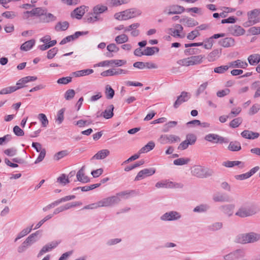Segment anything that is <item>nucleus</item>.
<instances>
[{"label": "nucleus", "instance_id": "nucleus-25", "mask_svg": "<svg viewBox=\"0 0 260 260\" xmlns=\"http://www.w3.org/2000/svg\"><path fill=\"white\" fill-rule=\"evenodd\" d=\"M229 66L234 68H242L245 69L248 66V63L246 61H243L240 59L229 62Z\"/></svg>", "mask_w": 260, "mask_h": 260}, {"label": "nucleus", "instance_id": "nucleus-33", "mask_svg": "<svg viewBox=\"0 0 260 260\" xmlns=\"http://www.w3.org/2000/svg\"><path fill=\"white\" fill-rule=\"evenodd\" d=\"M248 61L250 64L254 66L260 62V54H251L248 57Z\"/></svg>", "mask_w": 260, "mask_h": 260}, {"label": "nucleus", "instance_id": "nucleus-50", "mask_svg": "<svg viewBox=\"0 0 260 260\" xmlns=\"http://www.w3.org/2000/svg\"><path fill=\"white\" fill-rule=\"evenodd\" d=\"M197 140V137L195 135L193 134H188L186 136L185 141L190 145L194 144Z\"/></svg>", "mask_w": 260, "mask_h": 260}, {"label": "nucleus", "instance_id": "nucleus-39", "mask_svg": "<svg viewBox=\"0 0 260 260\" xmlns=\"http://www.w3.org/2000/svg\"><path fill=\"white\" fill-rule=\"evenodd\" d=\"M159 48L157 47H147L144 50V55H153L155 52H158Z\"/></svg>", "mask_w": 260, "mask_h": 260}, {"label": "nucleus", "instance_id": "nucleus-47", "mask_svg": "<svg viewBox=\"0 0 260 260\" xmlns=\"http://www.w3.org/2000/svg\"><path fill=\"white\" fill-rule=\"evenodd\" d=\"M115 94L114 90L109 85H107L106 86L105 94L108 99H111L113 98Z\"/></svg>", "mask_w": 260, "mask_h": 260}, {"label": "nucleus", "instance_id": "nucleus-32", "mask_svg": "<svg viewBox=\"0 0 260 260\" xmlns=\"http://www.w3.org/2000/svg\"><path fill=\"white\" fill-rule=\"evenodd\" d=\"M69 26V23L67 21L59 22L56 23L54 29L56 31H64L67 30Z\"/></svg>", "mask_w": 260, "mask_h": 260}, {"label": "nucleus", "instance_id": "nucleus-27", "mask_svg": "<svg viewBox=\"0 0 260 260\" xmlns=\"http://www.w3.org/2000/svg\"><path fill=\"white\" fill-rule=\"evenodd\" d=\"M180 22L187 27H193L198 25L199 23L191 18H183Z\"/></svg>", "mask_w": 260, "mask_h": 260}, {"label": "nucleus", "instance_id": "nucleus-2", "mask_svg": "<svg viewBox=\"0 0 260 260\" xmlns=\"http://www.w3.org/2000/svg\"><path fill=\"white\" fill-rule=\"evenodd\" d=\"M37 79V77L36 76H29L22 78L17 82V86L7 87L1 89L0 90V94H5L12 93L19 89L25 87V84L30 81H36Z\"/></svg>", "mask_w": 260, "mask_h": 260}, {"label": "nucleus", "instance_id": "nucleus-20", "mask_svg": "<svg viewBox=\"0 0 260 260\" xmlns=\"http://www.w3.org/2000/svg\"><path fill=\"white\" fill-rule=\"evenodd\" d=\"M235 207L234 204H226L220 206L219 209L223 214L230 217L233 214Z\"/></svg>", "mask_w": 260, "mask_h": 260}, {"label": "nucleus", "instance_id": "nucleus-22", "mask_svg": "<svg viewBox=\"0 0 260 260\" xmlns=\"http://www.w3.org/2000/svg\"><path fill=\"white\" fill-rule=\"evenodd\" d=\"M85 167L83 166L77 173L76 177L78 181L82 183H87L89 182L90 180L88 176L85 175L84 173Z\"/></svg>", "mask_w": 260, "mask_h": 260}, {"label": "nucleus", "instance_id": "nucleus-10", "mask_svg": "<svg viewBox=\"0 0 260 260\" xmlns=\"http://www.w3.org/2000/svg\"><path fill=\"white\" fill-rule=\"evenodd\" d=\"M120 201V199L118 196H113L101 200L100 204L102 207H109L119 203Z\"/></svg>", "mask_w": 260, "mask_h": 260}, {"label": "nucleus", "instance_id": "nucleus-9", "mask_svg": "<svg viewBox=\"0 0 260 260\" xmlns=\"http://www.w3.org/2000/svg\"><path fill=\"white\" fill-rule=\"evenodd\" d=\"M245 252L243 249H237L224 256V260H235L245 256Z\"/></svg>", "mask_w": 260, "mask_h": 260}, {"label": "nucleus", "instance_id": "nucleus-44", "mask_svg": "<svg viewBox=\"0 0 260 260\" xmlns=\"http://www.w3.org/2000/svg\"><path fill=\"white\" fill-rule=\"evenodd\" d=\"M64 109H61L58 111L57 114L56 118H55V122L58 124H60L64 119Z\"/></svg>", "mask_w": 260, "mask_h": 260}, {"label": "nucleus", "instance_id": "nucleus-14", "mask_svg": "<svg viewBox=\"0 0 260 260\" xmlns=\"http://www.w3.org/2000/svg\"><path fill=\"white\" fill-rule=\"evenodd\" d=\"M155 173V169L153 168L144 169L140 171L135 179V181L140 180L146 177L150 176Z\"/></svg>", "mask_w": 260, "mask_h": 260}, {"label": "nucleus", "instance_id": "nucleus-62", "mask_svg": "<svg viewBox=\"0 0 260 260\" xmlns=\"http://www.w3.org/2000/svg\"><path fill=\"white\" fill-rule=\"evenodd\" d=\"M248 32L251 35H256L260 34V27L253 26L248 30Z\"/></svg>", "mask_w": 260, "mask_h": 260}, {"label": "nucleus", "instance_id": "nucleus-43", "mask_svg": "<svg viewBox=\"0 0 260 260\" xmlns=\"http://www.w3.org/2000/svg\"><path fill=\"white\" fill-rule=\"evenodd\" d=\"M33 226V225L31 226L30 228H26L24 229H23L22 231H21L17 235V237L15 239V242H16L18 240L20 239V238L23 237L24 236L27 235L28 233H29L32 230V228Z\"/></svg>", "mask_w": 260, "mask_h": 260}, {"label": "nucleus", "instance_id": "nucleus-12", "mask_svg": "<svg viewBox=\"0 0 260 260\" xmlns=\"http://www.w3.org/2000/svg\"><path fill=\"white\" fill-rule=\"evenodd\" d=\"M45 9L42 8H36L33 9L31 11H27L24 13V17L25 18H28L29 17L38 16L42 18L44 13H45Z\"/></svg>", "mask_w": 260, "mask_h": 260}, {"label": "nucleus", "instance_id": "nucleus-1", "mask_svg": "<svg viewBox=\"0 0 260 260\" xmlns=\"http://www.w3.org/2000/svg\"><path fill=\"white\" fill-rule=\"evenodd\" d=\"M259 211V209L255 204L247 202L241 206L235 215L241 218L252 216Z\"/></svg>", "mask_w": 260, "mask_h": 260}, {"label": "nucleus", "instance_id": "nucleus-7", "mask_svg": "<svg viewBox=\"0 0 260 260\" xmlns=\"http://www.w3.org/2000/svg\"><path fill=\"white\" fill-rule=\"evenodd\" d=\"M157 141L160 144L164 145L180 142V138L174 135H161Z\"/></svg>", "mask_w": 260, "mask_h": 260}, {"label": "nucleus", "instance_id": "nucleus-53", "mask_svg": "<svg viewBox=\"0 0 260 260\" xmlns=\"http://www.w3.org/2000/svg\"><path fill=\"white\" fill-rule=\"evenodd\" d=\"M229 68V66L228 65L221 66L220 67L215 68L214 69V72L218 74H223L225 73L226 71H228Z\"/></svg>", "mask_w": 260, "mask_h": 260}, {"label": "nucleus", "instance_id": "nucleus-57", "mask_svg": "<svg viewBox=\"0 0 260 260\" xmlns=\"http://www.w3.org/2000/svg\"><path fill=\"white\" fill-rule=\"evenodd\" d=\"M68 154L67 150H62L56 153L54 156V158L56 160H58L63 157L67 155Z\"/></svg>", "mask_w": 260, "mask_h": 260}, {"label": "nucleus", "instance_id": "nucleus-28", "mask_svg": "<svg viewBox=\"0 0 260 260\" xmlns=\"http://www.w3.org/2000/svg\"><path fill=\"white\" fill-rule=\"evenodd\" d=\"M221 54V49L213 50L208 55V59L210 61H213L218 58Z\"/></svg>", "mask_w": 260, "mask_h": 260}, {"label": "nucleus", "instance_id": "nucleus-40", "mask_svg": "<svg viewBox=\"0 0 260 260\" xmlns=\"http://www.w3.org/2000/svg\"><path fill=\"white\" fill-rule=\"evenodd\" d=\"M177 124V122L175 121H171L166 123L162 128V132H168L171 128L175 127Z\"/></svg>", "mask_w": 260, "mask_h": 260}, {"label": "nucleus", "instance_id": "nucleus-42", "mask_svg": "<svg viewBox=\"0 0 260 260\" xmlns=\"http://www.w3.org/2000/svg\"><path fill=\"white\" fill-rule=\"evenodd\" d=\"M107 10V7L105 6L97 5L93 9V14L98 16Z\"/></svg>", "mask_w": 260, "mask_h": 260}, {"label": "nucleus", "instance_id": "nucleus-15", "mask_svg": "<svg viewBox=\"0 0 260 260\" xmlns=\"http://www.w3.org/2000/svg\"><path fill=\"white\" fill-rule=\"evenodd\" d=\"M123 13L125 20L138 16L142 13L141 10L136 8H132L123 11Z\"/></svg>", "mask_w": 260, "mask_h": 260}, {"label": "nucleus", "instance_id": "nucleus-56", "mask_svg": "<svg viewBox=\"0 0 260 260\" xmlns=\"http://www.w3.org/2000/svg\"><path fill=\"white\" fill-rule=\"evenodd\" d=\"M57 182L60 184L66 185V184L69 183L70 181L69 178L66 177V175L64 174H62L59 177H58Z\"/></svg>", "mask_w": 260, "mask_h": 260}, {"label": "nucleus", "instance_id": "nucleus-64", "mask_svg": "<svg viewBox=\"0 0 260 260\" xmlns=\"http://www.w3.org/2000/svg\"><path fill=\"white\" fill-rule=\"evenodd\" d=\"M4 153L9 156H13L17 153V150L15 148H11L6 149L4 151Z\"/></svg>", "mask_w": 260, "mask_h": 260}, {"label": "nucleus", "instance_id": "nucleus-4", "mask_svg": "<svg viewBox=\"0 0 260 260\" xmlns=\"http://www.w3.org/2000/svg\"><path fill=\"white\" fill-rule=\"evenodd\" d=\"M260 10L254 9L247 13L248 21L244 23V26L248 27L260 22Z\"/></svg>", "mask_w": 260, "mask_h": 260}, {"label": "nucleus", "instance_id": "nucleus-61", "mask_svg": "<svg viewBox=\"0 0 260 260\" xmlns=\"http://www.w3.org/2000/svg\"><path fill=\"white\" fill-rule=\"evenodd\" d=\"M58 52V49L56 47L51 49L47 52V58L48 59L53 58Z\"/></svg>", "mask_w": 260, "mask_h": 260}, {"label": "nucleus", "instance_id": "nucleus-51", "mask_svg": "<svg viewBox=\"0 0 260 260\" xmlns=\"http://www.w3.org/2000/svg\"><path fill=\"white\" fill-rule=\"evenodd\" d=\"M101 185V183H96L90 185L89 186H85L83 187H77L76 189L80 188L82 191H87L92 189H93L96 187H99Z\"/></svg>", "mask_w": 260, "mask_h": 260}, {"label": "nucleus", "instance_id": "nucleus-49", "mask_svg": "<svg viewBox=\"0 0 260 260\" xmlns=\"http://www.w3.org/2000/svg\"><path fill=\"white\" fill-rule=\"evenodd\" d=\"M86 22L88 23H92L99 19L98 16L94 15L93 14H89L84 18Z\"/></svg>", "mask_w": 260, "mask_h": 260}, {"label": "nucleus", "instance_id": "nucleus-29", "mask_svg": "<svg viewBox=\"0 0 260 260\" xmlns=\"http://www.w3.org/2000/svg\"><path fill=\"white\" fill-rule=\"evenodd\" d=\"M222 165L225 167L232 168L235 166H239L240 168L244 167V162L241 161H230L228 160L222 163Z\"/></svg>", "mask_w": 260, "mask_h": 260}, {"label": "nucleus", "instance_id": "nucleus-19", "mask_svg": "<svg viewBox=\"0 0 260 260\" xmlns=\"http://www.w3.org/2000/svg\"><path fill=\"white\" fill-rule=\"evenodd\" d=\"M86 7L85 6H82L76 8L71 14V16L72 18H76L77 19H80L85 13V9Z\"/></svg>", "mask_w": 260, "mask_h": 260}, {"label": "nucleus", "instance_id": "nucleus-21", "mask_svg": "<svg viewBox=\"0 0 260 260\" xmlns=\"http://www.w3.org/2000/svg\"><path fill=\"white\" fill-rule=\"evenodd\" d=\"M219 44L224 48L233 47L235 45L234 39L231 37H226L221 39L218 42Z\"/></svg>", "mask_w": 260, "mask_h": 260}, {"label": "nucleus", "instance_id": "nucleus-5", "mask_svg": "<svg viewBox=\"0 0 260 260\" xmlns=\"http://www.w3.org/2000/svg\"><path fill=\"white\" fill-rule=\"evenodd\" d=\"M191 173L193 176L203 178L211 176L212 172L203 168L200 166H194L191 169Z\"/></svg>", "mask_w": 260, "mask_h": 260}, {"label": "nucleus", "instance_id": "nucleus-36", "mask_svg": "<svg viewBox=\"0 0 260 260\" xmlns=\"http://www.w3.org/2000/svg\"><path fill=\"white\" fill-rule=\"evenodd\" d=\"M228 148L231 151H238L241 149V146L239 142L232 141L230 143Z\"/></svg>", "mask_w": 260, "mask_h": 260}, {"label": "nucleus", "instance_id": "nucleus-59", "mask_svg": "<svg viewBox=\"0 0 260 260\" xmlns=\"http://www.w3.org/2000/svg\"><path fill=\"white\" fill-rule=\"evenodd\" d=\"M81 205H82V203L81 202H76L72 203H68V204H66L64 206H62V207L63 210L64 211L66 210L69 209L72 207H76L77 206H80Z\"/></svg>", "mask_w": 260, "mask_h": 260}, {"label": "nucleus", "instance_id": "nucleus-60", "mask_svg": "<svg viewBox=\"0 0 260 260\" xmlns=\"http://www.w3.org/2000/svg\"><path fill=\"white\" fill-rule=\"evenodd\" d=\"M75 94V90L73 89L68 90L64 94V98L67 100H70L73 99Z\"/></svg>", "mask_w": 260, "mask_h": 260}, {"label": "nucleus", "instance_id": "nucleus-18", "mask_svg": "<svg viewBox=\"0 0 260 260\" xmlns=\"http://www.w3.org/2000/svg\"><path fill=\"white\" fill-rule=\"evenodd\" d=\"M87 31H76L74 35L69 36L63 39L60 42V45H64L71 41L77 39L79 37L83 35H86Z\"/></svg>", "mask_w": 260, "mask_h": 260}, {"label": "nucleus", "instance_id": "nucleus-37", "mask_svg": "<svg viewBox=\"0 0 260 260\" xmlns=\"http://www.w3.org/2000/svg\"><path fill=\"white\" fill-rule=\"evenodd\" d=\"M155 147V143L153 141H150L146 145L143 146L139 150V154L147 152L152 150Z\"/></svg>", "mask_w": 260, "mask_h": 260}, {"label": "nucleus", "instance_id": "nucleus-13", "mask_svg": "<svg viewBox=\"0 0 260 260\" xmlns=\"http://www.w3.org/2000/svg\"><path fill=\"white\" fill-rule=\"evenodd\" d=\"M181 215L177 211H170L166 212L160 217V219L164 221H172L179 219Z\"/></svg>", "mask_w": 260, "mask_h": 260}, {"label": "nucleus", "instance_id": "nucleus-54", "mask_svg": "<svg viewBox=\"0 0 260 260\" xmlns=\"http://www.w3.org/2000/svg\"><path fill=\"white\" fill-rule=\"evenodd\" d=\"M242 122V119L241 117H238L232 120L230 123V126L233 128H236Z\"/></svg>", "mask_w": 260, "mask_h": 260}, {"label": "nucleus", "instance_id": "nucleus-16", "mask_svg": "<svg viewBox=\"0 0 260 260\" xmlns=\"http://www.w3.org/2000/svg\"><path fill=\"white\" fill-rule=\"evenodd\" d=\"M190 98V95L189 93L185 91H182L175 102L174 104V107L175 108H177L182 103L187 101Z\"/></svg>", "mask_w": 260, "mask_h": 260}, {"label": "nucleus", "instance_id": "nucleus-38", "mask_svg": "<svg viewBox=\"0 0 260 260\" xmlns=\"http://www.w3.org/2000/svg\"><path fill=\"white\" fill-rule=\"evenodd\" d=\"M213 200L216 202H225L229 201V197L223 194L218 193L213 196Z\"/></svg>", "mask_w": 260, "mask_h": 260}, {"label": "nucleus", "instance_id": "nucleus-8", "mask_svg": "<svg viewBox=\"0 0 260 260\" xmlns=\"http://www.w3.org/2000/svg\"><path fill=\"white\" fill-rule=\"evenodd\" d=\"M205 140L212 143H227L229 142L228 139L221 137L217 134H209L205 136Z\"/></svg>", "mask_w": 260, "mask_h": 260}, {"label": "nucleus", "instance_id": "nucleus-11", "mask_svg": "<svg viewBox=\"0 0 260 260\" xmlns=\"http://www.w3.org/2000/svg\"><path fill=\"white\" fill-rule=\"evenodd\" d=\"M184 11L185 9L183 7L179 5H173L166 8L164 11V12L167 14L168 15L179 14L182 13Z\"/></svg>", "mask_w": 260, "mask_h": 260}, {"label": "nucleus", "instance_id": "nucleus-63", "mask_svg": "<svg viewBox=\"0 0 260 260\" xmlns=\"http://www.w3.org/2000/svg\"><path fill=\"white\" fill-rule=\"evenodd\" d=\"M72 81V78L71 77H66L59 78L57 80V83L58 84H67L71 82Z\"/></svg>", "mask_w": 260, "mask_h": 260}, {"label": "nucleus", "instance_id": "nucleus-23", "mask_svg": "<svg viewBox=\"0 0 260 260\" xmlns=\"http://www.w3.org/2000/svg\"><path fill=\"white\" fill-rule=\"evenodd\" d=\"M241 136L247 139H255L259 136V134L249 130H244L241 134Z\"/></svg>", "mask_w": 260, "mask_h": 260}, {"label": "nucleus", "instance_id": "nucleus-55", "mask_svg": "<svg viewBox=\"0 0 260 260\" xmlns=\"http://www.w3.org/2000/svg\"><path fill=\"white\" fill-rule=\"evenodd\" d=\"M200 34L199 31V29L196 28L194 30L191 31L189 32L187 36V38L190 40H194L196 37L199 36Z\"/></svg>", "mask_w": 260, "mask_h": 260}, {"label": "nucleus", "instance_id": "nucleus-17", "mask_svg": "<svg viewBox=\"0 0 260 260\" xmlns=\"http://www.w3.org/2000/svg\"><path fill=\"white\" fill-rule=\"evenodd\" d=\"M229 32L234 36H240L244 34L245 30L241 26L234 25L229 27Z\"/></svg>", "mask_w": 260, "mask_h": 260}, {"label": "nucleus", "instance_id": "nucleus-45", "mask_svg": "<svg viewBox=\"0 0 260 260\" xmlns=\"http://www.w3.org/2000/svg\"><path fill=\"white\" fill-rule=\"evenodd\" d=\"M128 40V38L127 36L123 34L117 36L115 39V41L116 42V43L120 44L127 42Z\"/></svg>", "mask_w": 260, "mask_h": 260}, {"label": "nucleus", "instance_id": "nucleus-3", "mask_svg": "<svg viewBox=\"0 0 260 260\" xmlns=\"http://www.w3.org/2000/svg\"><path fill=\"white\" fill-rule=\"evenodd\" d=\"M260 240V234L255 232H249L238 235L235 241L238 243L247 244L253 243Z\"/></svg>", "mask_w": 260, "mask_h": 260}, {"label": "nucleus", "instance_id": "nucleus-30", "mask_svg": "<svg viewBox=\"0 0 260 260\" xmlns=\"http://www.w3.org/2000/svg\"><path fill=\"white\" fill-rule=\"evenodd\" d=\"M188 66L198 64L202 62L203 56L202 55L192 56L188 57Z\"/></svg>", "mask_w": 260, "mask_h": 260}, {"label": "nucleus", "instance_id": "nucleus-26", "mask_svg": "<svg viewBox=\"0 0 260 260\" xmlns=\"http://www.w3.org/2000/svg\"><path fill=\"white\" fill-rule=\"evenodd\" d=\"M114 107L113 105H110L106 109L101 113V116L106 119H110L113 116Z\"/></svg>", "mask_w": 260, "mask_h": 260}, {"label": "nucleus", "instance_id": "nucleus-35", "mask_svg": "<svg viewBox=\"0 0 260 260\" xmlns=\"http://www.w3.org/2000/svg\"><path fill=\"white\" fill-rule=\"evenodd\" d=\"M92 73H93V70L92 69H86L73 72L72 74L76 77H78L88 75L92 74Z\"/></svg>", "mask_w": 260, "mask_h": 260}, {"label": "nucleus", "instance_id": "nucleus-46", "mask_svg": "<svg viewBox=\"0 0 260 260\" xmlns=\"http://www.w3.org/2000/svg\"><path fill=\"white\" fill-rule=\"evenodd\" d=\"M259 81H255L253 82L251 85V88L252 89H256V91L253 95L254 98H257L260 96V85Z\"/></svg>", "mask_w": 260, "mask_h": 260}, {"label": "nucleus", "instance_id": "nucleus-58", "mask_svg": "<svg viewBox=\"0 0 260 260\" xmlns=\"http://www.w3.org/2000/svg\"><path fill=\"white\" fill-rule=\"evenodd\" d=\"M2 16L8 19H13L17 16V13L13 11H6L2 14Z\"/></svg>", "mask_w": 260, "mask_h": 260}, {"label": "nucleus", "instance_id": "nucleus-6", "mask_svg": "<svg viewBox=\"0 0 260 260\" xmlns=\"http://www.w3.org/2000/svg\"><path fill=\"white\" fill-rule=\"evenodd\" d=\"M39 231L30 235L26 240L18 247L17 251L19 253H22L36 241L35 237L38 235Z\"/></svg>", "mask_w": 260, "mask_h": 260}, {"label": "nucleus", "instance_id": "nucleus-48", "mask_svg": "<svg viewBox=\"0 0 260 260\" xmlns=\"http://www.w3.org/2000/svg\"><path fill=\"white\" fill-rule=\"evenodd\" d=\"M190 161L188 158H179L174 160V164L176 166H181L187 164Z\"/></svg>", "mask_w": 260, "mask_h": 260}, {"label": "nucleus", "instance_id": "nucleus-52", "mask_svg": "<svg viewBox=\"0 0 260 260\" xmlns=\"http://www.w3.org/2000/svg\"><path fill=\"white\" fill-rule=\"evenodd\" d=\"M38 119L41 121L43 127H46L48 124L49 121L45 114L40 113L38 115Z\"/></svg>", "mask_w": 260, "mask_h": 260}, {"label": "nucleus", "instance_id": "nucleus-34", "mask_svg": "<svg viewBox=\"0 0 260 260\" xmlns=\"http://www.w3.org/2000/svg\"><path fill=\"white\" fill-rule=\"evenodd\" d=\"M35 40L31 39L29 41H26L20 46V49L23 51H27L30 50L35 45Z\"/></svg>", "mask_w": 260, "mask_h": 260}, {"label": "nucleus", "instance_id": "nucleus-31", "mask_svg": "<svg viewBox=\"0 0 260 260\" xmlns=\"http://www.w3.org/2000/svg\"><path fill=\"white\" fill-rule=\"evenodd\" d=\"M110 154V151L108 149H103L98 151L93 156V158L96 159H103Z\"/></svg>", "mask_w": 260, "mask_h": 260}, {"label": "nucleus", "instance_id": "nucleus-41", "mask_svg": "<svg viewBox=\"0 0 260 260\" xmlns=\"http://www.w3.org/2000/svg\"><path fill=\"white\" fill-rule=\"evenodd\" d=\"M130 0H108L109 5L112 7H117L122 4H127Z\"/></svg>", "mask_w": 260, "mask_h": 260}, {"label": "nucleus", "instance_id": "nucleus-24", "mask_svg": "<svg viewBox=\"0 0 260 260\" xmlns=\"http://www.w3.org/2000/svg\"><path fill=\"white\" fill-rule=\"evenodd\" d=\"M40 21L43 23H49L55 21L56 20V17L50 13H48L46 9L45 13L43 14L42 18H40Z\"/></svg>", "mask_w": 260, "mask_h": 260}]
</instances>
